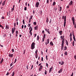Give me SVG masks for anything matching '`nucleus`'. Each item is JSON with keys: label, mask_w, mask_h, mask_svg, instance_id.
<instances>
[{"label": "nucleus", "mask_w": 76, "mask_h": 76, "mask_svg": "<svg viewBox=\"0 0 76 76\" xmlns=\"http://www.w3.org/2000/svg\"><path fill=\"white\" fill-rule=\"evenodd\" d=\"M46 42L47 43V44H49V42H50V40L49 39H48L46 40Z\"/></svg>", "instance_id": "dca6fc26"}, {"label": "nucleus", "mask_w": 76, "mask_h": 76, "mask_svg": "<svg viewBox=\"0 0 76 76\" xmlns=\"http://www.w3.org/2000/svg\"><path fill=\"white\" fill-rule=\"evenodd\" d=\"M53 66H51V67L50 68L49 70V72L51 73L52 71H53Z\"/></svg>", "instance_id": "39448f33"}, {"label": "nucleus", "mask_w": 76, "mask_h": 76, "mask_svg": "<svg viewBox=\"0 0 76 76\" xmlns=\"http://www.w3.org/2000/svg\"><path fill=\"white\" fill-rule=\"evenodd\" d=\"M47 3H48V4L49 3V0H47Z\"/></svg>", "instance_id": "6e6d98bb"}, {"label": "nucleus", "mask_w": 76, "mask_h": 76, "mask_svg": "<svg viewBox=\"0 0 76 76\" xmlns=\"http://www.w3.org/2000/svg\"><path fill=\"white\" fill-rule=\"evenodd\" d=\"M38 50L37 49L35 51V54H38Z\"/></svg>", "instance_id": "c756f323"}, {"label": "nucleus", "mask_w": 76, "mask_h": 76, "mask_svg": "<svg viewBox=\"0 0 76 76\" xmlns=\"http://www.w3.org/2000/svg\"><path fill=\"white\" fill-rule=\"evenodd\" d=\"M74 58L75 59V60H76V56L75 55L74 56Z\"/></svg>", "instance_id": "338daca9"}, {"label": "nucleus", "mask_w": 76, "mask_h": 76, "mask_svg": "<svg viewBox=\"0 0 76 76\" xmlns=\"http://www.w3.org/2000/svg\"><path fill=\"white\" fill-rule=\"evenodd\" d=\"M62 39V44H64V39Z\"/></svg>", "instance_id": "412c9836"}, {"label": "nucleus", "mask_w": 76, "mask_h": 76, "mask_svg": "<svg viewBox=\"0 0 76 76\" xmlns=\"http://www.w3.org/2000/svg\"><path fill=\"white\" fill-rule=\"evenodd\" d=\"M43 57H42L41 60L42 61H43Z\"/></svg>", "instance_id": "603ef678"}, {"label": "nucleus", "mask_w": 76, "mask_h": 76, "mask_svg": "<svg viewBox=\"0 0 76 76\" xmlns=\"http://www.w3.org/2000/svg\"><path fill=\"white\" fill-rule=\"evenodd\" d=\"M72 44V46H74V45H75V41H73V42Z\"/></svg>", "instance_id": "e433bc0d"}, {"label": "nucleus", "mask_w": 76, "mask_h": 76, "mask_svg": "<svg viewBox=\"0 0 76 76\" xmlns=\"http://www.w3.org/2000/svg\"><path fill=\"white\" fill-rule=\"evenodd\" d=\"M2 3V0H1V1H0V5L1 4V3Z\"/></svg>", "instance_id": "052dcab7"}, {"label": "nucleus", "mask_w": 76, "mask_h": 76, "mask_svg": "<svg viewBox=\"0 0 76 76\" xmlns=\"http://www.w3.org/2000/svg\"><path fill=\"white\" fill-rule=\"evenodd\" d=\"M33 24L34 25H36L37 24V22H34Z\"/></svg>", "instance_id": "58836bf2"}, {"label": "nucleus", "mask_w": 76, "mask_h": 76, "mask_svg": "<svg viewBox=\"0 0 76 76\" xmlns=\"http://www.w3.org/2000/svg\"><path fill=\"white\" fill-rule=\"evenodd\" d=\"M56 29L57 30V31H58V27H57L56 28Z\"/></svg>", "instance_id": "e2e57ef3"}, {"label": "nucleus", "mask_w": 76, "mask_h": 76, "mask_svg": "<svg viewBox=\"0 0 76 76\" xmlns=\"http://www.w3.org/2000/svg\"><path fill=\"white\" fill-rule=\"evenodd\" d=\"M38 26H36L34 28V29L35 30H38Z\"/></svg>", "instance_id": "9d476101"}, {"label": "nucleus", "mask_w": 76, "mask_h": 76, "mask_svg": "<svg viewBox=\"0 0 76 76\" xmlns=\"http://www.w3.org/2000/svg\"><path fill=\"white\" fill-rule=\"evenodd\" d=\"M39 13H40V15H42V10H39Z\"/></svg>", "instance_id": "9b49d317"}, {"label": "nucleus", "mask_w": 76, "mask_h": 76, "mask_svg": "<svg viewBox=\"0 0 76 76\" xmlns=\"http://www.w3.org/2000/svg\"><path fill=\"white\" fill-rule=\"evenodd\" d=\"M70 38H72V33L71 32L69 35Z\"/></svg>", "instance_id": "b1692460"}, {"label": "nucleus", "mask_w": 76, "mask_h": 76, "mask_svg": "<svg viewBox=\"0 0 76 76\" xmlns=\"http://www.w3.org/2000/svg\"><path fill=\"white\" fill-rule=\"evenodd\" d=\"M42 67H43V66H42L41 65L40 66L39 68V71H41L42 69Z\"/></svg>", "instance_id": "423d86ee"}, {"label": "nucleus", "mask_w": 76, "mask_h": 76, "mask_svg": "<svg viewBox=\"0 0 76 76\" xmlns=\"http://www.w3.org/2000/svg\"><path fill=\"white\" fill-rule=\"evenodd\" d=\"M2 19H4V16H2Z\"/></svg>", "instance_id": "0e129e2a"}, {"label": "nucleus", "mask_w": 76, "mask_h": 76, "mask_svg": "<svg viewBox=\"0 0 76 76\" xmlns=\"http://www.w3.org/2000/svg\"><path fill=\"white\" fill-rule=\"evenodd\" d=\"M14 8H12L11 9V12H13V11H14Z\"/></svg>", "instance_id": "c9c22d12"}, {"label": "nucleus", "mask_w": 76, "mask_h": 76, "mask_svg": "<svg viewBox=\"0 0 76 76\" xmlns=\"http://www.w3.org/2000/svg\"><path fill=\"white\" fill-rule=\"evenodd\" d=\"M62 19H64V26L65 27V26H66V16L65 15V16H64V15H63L62 17Z\"/></svg>", "instance_id": "f257e3e1"}, {"label": "nucleus", "mask_w": 76, "mask_h": 76, "mask_svg": "<svg viewBox=\"0 0 76 76\" xmlns=\"http://www.w3.org/2000/svg\"><path fill=\"white\" fill-rule=\"evenodd\" d=\"M3 61H4V59L3 58H2L1 60L0 61V64H2V62H3Z\"/></svg>", "instance_id": "6ab92c4d"}, {"label": "nucleus", "mask_w": 76, "mask_h": 76, "mask_svg": "<svg viewBox=\"0 0 76 76\" xmlns=\"http://www.w3.org/2000/svg\"><path fill=\"white\" fill-rule=\"evenodd\" d=\"M49 22V19L48 18V17L46 18V22L47 23H48Z\"/></svg>", "instance_id": "5701e85b"}, {"label": "nucleus", "mask_w": 76, "mask_h": 76, "mask_svg": "<svg viewBox=\"0 0 76 76\" xmlns=\"http://www.w3.org/2000/svg\"><path fill=\"white\" fill-rule=\"evenodd\" d=\"M64 47V44H61V48H63Z\"/></svg>", "instance_id": "4c0bfd02"}, {"label": "nucleus", "mask_w": 76, "mask_h": 76, "mask_svg": "<svg viewBox=\"0 0 76 76\" xmlns=\"http://www.w3.org/2000/svg\"><path fill=\"white\" fill-rule=\"evenodd\" d=\"M16 34H19V32H18V31H16Z\"/></svg>", "instance_id": "a19ab883"}, {"label": "nucleus", "mask_w": 76, "mask_h": 76, "mask_svg": "<svg viewBox=\"0 0 76 76\" xmlns=\"http://www.w3.org/2000/svg\"><path fill=\"white\" fill-rule=\"evenodd\" d=\"M14 75H15V72L14 71L12 73L11 76H14Z\"/></svg>", "instance_id": "7c9ffc66"}, {"label": "nucleus", "mask_w": 76, "mask_h": 76, "mask_svg": "<svg viewBox=\"0 0 76 76\" xmlns=\"http://www.w3.org/2000/svg\"><path fill=\"white\" fill-rule=\"evenodd\" d=\"M60 10H59V12H61V10H62V7H60Z\"/></svg>", "instance_id": "f704fd0d"}, {"label": "nucleus", "mask_w": 76, "mask_h": 76, "mask_svg": "<svg viewBox=\"0 0 76 76\" xmlns=\"http://www.w3.org/2000/svg\"><path fill=\"white\" fill-rule=\"evenodd\" d=\"M47 71L46 70H45V74L46 75H47Z\"/></svg>", "instance_id": "72a5a7b5"}, {"label": "nucleus", "mask_w": 76, "mask_h": 76, "mask_svg": "<svg viewBox=\"0 0 76 76\" xmlns=\"http://www.w3.org/2000/svg\"><path fill=\"white\" fill-rule=\"evenodd\" d=\"M54 10H55V11H56L57 10V8L54 7Z\"/></svg>", "instance_id": "ea45409f"}, {"label": "nucleus", "mask_w": 76, "mask_h": 76, "mask_svg": "<svg viewBox=\"0 0 76 76\" xmlns=\"http://www.w3.org/2000/svg\"><path fill=\"white\" fill-rule=\"evenodd\" d=\"M56 2L54 1L53 2V5L54 6H55V5H56Z\"/></svg>", "instance_id": "473e14b6"}, {"label": "nucleus", "mask_w": 76, "mask_h": 76, "mask_svg": "<svg viewBox=\"0 0 76 76\" xmlns=\"http://www.w3.org/2000/svg\"><path fill=\"white\" fill-rule=\"evenodd\" d=\"M66 45H68V41L66 40Z\"/></svg>", "instance_id": "2f4dec72"}, {"label": "nucleus", "mask_w": 76, "mask_h": 76, "mask_svg": "<svg viewBox=\"0 0 76 76\" xmlns=\"http://www.w3.org/2000/svg\"><path fill=\"white\" fill-rule=\"evenodd\" d=\"M35 43L34 42H33L31 45V50H34L35 48Z\"/></svg>", "instance_id": "f03ea898"}, {"label": "nucleus", "mask_w": 76, "mask_h": 76, "mask_svg": "<svg viewBox=\"0 0 76 76\" xmlns=\"http://www.w3.org/2000/svg\"><path fill=\"white\" fill-rule=\"evenodd\" d=\"M47 32H48V34H50V31H48Z\"/></svg>", "instance_id": "bf43d9fd"}, {"label": "nucleus", "mask_w": 76, "mask_h": 76, "mask_svg": "<svg viewBox=\"0 0 76 76\" xmlns=\"http://www.w3.org/2000/svg\"><path fill=\"white\" fill-rule=\"evenodd\" d=\"M72 22H75V19L74 17L72 18Z\"/></svg>", "instance_id": "2eb2a0df"}, {"label": "nucleus", "mask_w": 76, "mask_h": 76, "mask_svg": "<svg viewBox=\"0 0 76 76\" xmlns=\"http://www.w3.org/2000/svg\"><path fill=\"white\" fill-rule=\"evenodd\" d=\"M9 75V72H7V74H6V75L7 76H8V75Z\"/></svg>", "instance_id": "864d4df0"}, {"label": "nucleus", "mask_w": 76, "mask_h": 76, "mask_svg": "<svg viewBox=\"0 0 76 76\" xmlns=\"http://www.w3.org/2000/svg\"><path fill=\"white\" fill-rule=\"evenodd\" d=\"M23 24H25V20L23 19Z\"/></svg>", "instance_id": "3c124183"}, {"label": "nucleus", "mask_w": 76, "mask_h": 76, "mask_svg": "<svg viewBox=\"0 0 76 76\" xmlns=\"http://www.w3.org/2000/svg\"><path fill=\"white\" fill-rule=\"evenodd\" d=\"M64 64V61H61V65H63Z\"/></svg>", "instance_id": "c85d7f7f"}, {"label": "nucleus", "mask_w": 76, "mask_h": 76, "mask_svg": "<svg viewBox=\"0 0 76 76\" xmlns=\"http://www.w3.org/2000/svg\"><path fill=\"white\" fill-rule=\"evenodd\" d=\"M27 10V8H26V7H24V10L26 11Z\"/></svg>", "instance_id": "37998d69"}, {"label": "nucleus", "mask_w": 76, "mask_h": 76, "mask_svg": "<svg viewBox=\"0 0 76 76\" xmlns=\"http://www.w3.org/2000/svg\"><path fill=\"white\" fill-rule=\"evenodd\" d=\"M35 10H34L33 11V15L34 14H35Z\"/></svg>", "instance_id": "680f3d73"}, {"label": "nucleus", "mask_w": 76, "mask_h": 76, "mask_svg": "<svg viewBox=\"0 0 76 76\" xmlns=\"http://www.w3.org/2000/svg\"><path fill=\"white\" fill-rule=\"evenodd\" d=\"M62 70L63 69H60V70L58 72V73H61Z\"/></svg>", "instance_id": "a211bd4d"}, {"label": "nucleus", "mask_w": 76, "mask_h": 76, "mask_svg": "<svg viewBox=\"0 0 76 76\" xmlns=\"http://www.w3.org/2000/svg\"><path fill=\"white\" fill-rule=\"evenodd\" d=\"M6 1V0H5L4 1V2L2 3V6H4V5H5V2Z\"/></svg>", "instance_id": "f3484780"}, {"label": "nucleus", "mask_w": 76, "mask_h": 76, "mask_svg": "<svg viewBox=\"0 0 76 76\" xmlns=\"http://www.w3.org/2000/svg\"><path fill=\"white\" fill-rule=\"evenodd\" d=\"M12 51L13 53V52H14V49H12Z\"/></svg>", "instance_id": "774afa93"}, {"label": "nucleus", "mask_w": 76, "mask_h": 76, "mask_svg": "<svg viewBox=\"0 0 76 76\" xmlns=\"http://www.w3.org/2000/svg\"><path fill=\"white\" fill-rule=\"evenodd\" d=\"M42 34H44V33H45V31H44V30H43L42 31Z\"/></svg>", "instance_id": "4d7b16f0"}, {"label": "nucleus", "mask_w": 76, "mask_h": 76, "mask_svg": "<svg viewBox=\"0 0 76 76\" xmlns=\"http://www.w3.org/2000/svg\"><path fill=\"white\" fill-rule=\"evenodd\" d=\"M46 38V35H45V34H44V35H43V38H42V42H44V41H45V38Z\"/></svg>", "instance_id": "7ed1b4c3"}, {"label": "nucleus", "mask_w": 76, "mask_h": 76, "mask_svg": "<svg viewBox=\"0 0 76 76\" xmlns=\"http://www.w3.org/2000/svg\"><path fill=\"white\" fill-rule=\"evenodd\" d=\"M34 56L36 58H38V54H35Z\"/></svg>", "instance_id": "a878e982"}, {"label": "nucleus", "mask_w": 76, "mask_h": 76, "mask_svg": "<svg viewBox=\"0 0 76 76\" xmlns=\"http://www.w3.org/2000/svg\"><path fill=\"white\" fill-rule=\"evenodd\" d=\"M29 31L31 32H32V27H31Z\"/></svg>", "instance_id": "09e8293b"}, {"label": "nucleus", "mask_w": 76, "mask_h": 76, "mask_svg": "<svg viewBox=\"0 0 76 76\" xmlns=\"http://www.w3.org/2000/svg\"><path fill=\"white\" fill-rule=\"evenodd\" d=\"M6 28L7 29H9V26L8 25H6Z\"/></svg>", "instance_id": "ddd939ff"}, {"label": "nucleus", "mask_w": 76, "mask_h": 76, "mask_svg": "<svg viewBox=\"0 0 76 76\" xmlns=\"http://www.w3.org/2000/svg\"><path fill=\"white\" fill-rule=\"evenodd\" d=\"M12 34H13V33H14V32H15V31H14V29L13 28H12Z\"/></svg>", "instance_id": "4be33fe9"}, {"label": "nucleus", "mask_w": 76, "mask_h": 76, "mask_svg": "<svg viewBox=\"0 0 76 76\" xmlns=\"http://www.w3.org/2000/svg\"><path fill=\"white\" fill-rule=\"evenodd\" d=\"M70 6H73V1H71L69 3Z\"/></svg>", "instance_id": "6e6552de"}, {"label": "nucleus", "mask_w": 76, "mask_h": 76, "mask_svg": "<svg viewBox=\"0 0 76 76\" xmlns=\"http://www.w3.org/2000/svg\"><path fill=\"white\" fill-rule=\"evenodd\" d=\"M30 34L31 35H32V33L31 31H29V32Z\"/></svg>", "instance_id": "c03bdc74"}, {"label": "nucleus", "mask_w": 76, "mask_h": 76, "mask_svg": "<svg viewBox=\"0 0 76 76\" xmlns=\"http://www.w3.org/2000/svg\"><path fill=\"white\" fill-rule=\"evenodd\" d=\"M67 50V47L66 46H65L64 47V50L65 51H66Z\"/></svg>", "instance_id": "cd10ccee"}, {"label": "nucleus", "mask_w": 76, "mask_h": 76, "mask_svg": "<svg viewBox=\"0 0 76 76\" xmlns=\"http://www.w3.org/2000/svg\"><path fill=\"white\" fill-rule=\"evenodd\" d=\"M39 4V2H37L36 3L35 6L36 7H38V6Z\"/></svg>", "instance_id": "1a4fd4ad"}, {"label": "nucleus", "mask_w": 76, "mask_h": 76, "mask_svg": "<svg viewBox=\"0 0 76 76\" xmlns=\"http://www.w3.org/2000/svg\"><path fill=\"white\" fill-rule=\"evenodd\" d=\"M60 38L61 39H64V35L63 36H61Z\"/></svg>", "instance_id": "f8f14e48"}, {"label": "nucleus", "mask_w": 76, "mask_h": 76, "mask_svg": "<svg viewBox=\"0 0 76 76\" xmlns=\"http://www.w3.org/2000/svg\"><path fill=\"white\" fill-rule=\"evenodd\" d=\"M16 61H17V59H16V58H15V61L14 62V63H15L16 62Z\"/></svg>", "instance_id": "de8ad7c7"}, {"label": "nucleus", "mask_w": 76, "mask_h": 76, "mask_svg": "<svg viewBox=\"0 0 76 76\" xmlns=\"http://www.w3.org/2000/svg\"><path fill=\"white\" fill-rule=\"evenodd\" d=\"M62 33H63V31H59V34L60 35H62V34H63Z\"/></svg>", "instance_id": "4468645a"}, {"label": "nucleus", "mask_w": 76, "mask_h": 76, "mask_svg": "<svg viewBox=\"0 0 76 76\" xmlns=\"http://www.w3.org/2000/svg\"><path fill=\"white\" fill-rule=\"evenodd\" d=\"M67 52L65 51L64 53V54H65V56H67Z\"/></svg>", "instance_id": "bb28decb"}, {"label": "nucleus", "mask_w": 76, "mask_h": 76, "mask_svg": "<svg viewBox=\"0 0 76 76\" xmlns=\"http://www.w3.org/2000/svg\"><path fill=\"white\" fill-rule=\"evenodd\" d=\"M72 35L73 37V39L75 41H76V38H75V36L74 35V32L73 31H72Z\"/></svg>", "instance_id": "20e7f679"}, {"label": "nucleus", "mask_w": 76, "mask_h": 76, "mask_svg": "<svg viewBox=\"0 0 76 76\" xmlns=\"http://www.w3.org/2000/svg\"><path fill=\"white\" fill-rule=\"evenodd\" d=\"M13 62L12 63H11L10 64V67H11V66H12L13 65Z\"/></svg>", "instance_id": "a18cd8bd"}, {"label": "nucleus", "mask_w": 76, "mask_h": 76, "mask_svg": "<svg viewBox=\"0 0 76 76\" xmlns=\"http://www.w3.org/2000/svg\"><path fill=\"white\" fill-rule=\"evenodd\" d=\"M28 4V2H26L25 4V6H27V4Z\"/></svg>", "instance_id": "13d9d810"}, {"label": "nucleus", "mask_w": 76, "mask_h": 76, "mask_svg": "<svg viewBox=\"0 0 76 76\" xmlns=\"http://www.w3.org/2000/svg\"><path fill=\"white\" fill-rule=\"evenodd\" d=\"M50 45H51L52 46H53L54 45V44H53V42L51 41L50 42Z\"/></svg>", "instance_id": "aec40b11"}, {"label": "nucleus", "mask_w": 76, "mask_h": 76, "mask_svg": "<svg viewBox=\"0 0 76 76\" xmlns=\"http://www.w3.org/2000/svg\"><path fill=\"white\" fill-rule=\"evenodd\" d=\"M46 66L47 67H48V64H47V63H46Z\"/></svg>", "instance_id": "8fccbe9b"}, {"label": "nucleus", "mask_w": 76, "mask_h": 76, "mask_svg": "<svg viewBox=\"0 0 76 76\" xmlns=\"http://www.w3.org/2000/svg\"><path fill=\"white\" fill-rule=\"evenodd\" d=\"M74 28H76V23H75L74 25Z\"/></svg>", "instance_id": "69168bd1"}, {"label": "nucleus", "mask_w": 76, "mask_h": 76, "mask_svg": "<svg viewBox=\"0 0 76 76\" xmlns=\"http://www.w3.org/2000/svg\"><path fill=\"white\" fill-rule=\"evenodd\" d=\"M47 57H48V56L46 55V60H48V58H47Z\"/></svg>", "instance_id": "79ce46f5"}, {"label": "nucleus", "mask_w": 76, "mask_h": 76, "mask_svg": "<svg viewBox=\"0 0 76 76\" xmlns=\"http://www.w3.org/2000/svg\"><path fill=\"white\" fill-rule=\"evenodd\" d=\"M32 18H33V15H31L30 16V19H32Z\"/></svg>", "instance_id": "49530a36"}, {"label": "nucleus", "mask_w": 76, "mask_h": 76, "mask_svg": "<svg viewBox=\"0 0 76 76\" xmlns=\"http://www.w3.org/2000/svg\"><path fill=\"white\" fill-rule=\"evenodd\" d=\"M39 38H40V37H39V35L37 36V41H39Z\"/></svg>", "instance_id": "393cba45"}, {"label": "nucleus", "mask_w": 76, "mask_h": 76, "mask_svg": "<svg viewBox=\"0 0 76 76\" xmlns=\"http://www.w3.org/2000/svg\"><path fill=\"white\" fill-rule=\"evenodd\" d=\"M13 56V54H11L9 53V57H10V58H12Z\"/></svg>", "instance_id": "0eeeda50"}, {"label": "nucleus", "mask_w": 76, "mask_h": 76, "mask_svg": "<svg viewBox=\"0 0 76 76\" xmlns=\"http://www.w3.org/2000/svg\"><path fill=\"white\" fill-rule=\"evenodd\" d=\"M28 27H30V26H31V23L28 24Z\"/></svg>", "instance_id": "5fc2aeb1"}]
</instances>
